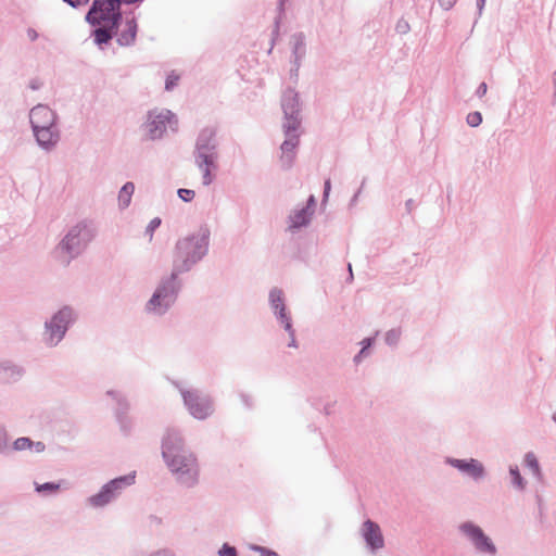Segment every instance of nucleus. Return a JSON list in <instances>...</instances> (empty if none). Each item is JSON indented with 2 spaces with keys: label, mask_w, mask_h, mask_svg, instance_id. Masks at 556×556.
I'll return each instance as SVG.
<instances>
[{
  "label": "nucleus",
  "mask_w": 556,
  "mask_h": 556,
  "mask_svg": "<svg viewBox=\"0 0 556 556\" xmlns=\"http://www.w3.org/2000/svg\"><path fill=\"white\" fill-rule=\"evenodd\" d=\"M161 453L165 465L180 486L192 489L198 485L200 480L198 457L187 446L180 429L169 427L165 430Z\"/></svg>",
  "instance_id": "obj_1"
},
{
  "label": "nucleus",
  "mask_w": 556,
  "mask_h": 556,
  "mask_svg": "<svg viewBox=\"0 0 556 556\" xmlns=\"http://www.w3.org/2000/svg\"><path fill=\"white\" fill-rule=\"evenodd\" d=\"M90 26L89 38L99 51L112 45L124 20L118 0H92L84 17Z\"/></svg>",
  "instance_id": "obj_2"
},
{
  "label": "nucleus",
  "mask_w": 556,
  "mask_h": 556,
  "mask_svg": "<svg viewBox=\"0 0 556 556\" xmlns=\"http://www.w3.org/2000/svg\"><path fill=\"white\" fill-rule=\"evenodd\" d=\"M211 230L206 224L201 225L197 232L179 238L173 250L172 270L178 275L191 271L208 254Z\"/></svg>",
  "instance_id": "obj_3"
},
{
  "label": "nucleus",
  "mask_w": 556,
  "mask_h": 556,
  "mask_svg": "<svg viewBox=\"0 0 556 556\" xmlns=\"http://www.w3.org/2000/svg\"><path fill=\"white\" fill-rule=\"evenodd\" d=\"M218 146L216 127L206 126L199 131L192 156L195 166L202 173L203 186H210L215 179L214 172L218 169Z\"/></svg>",
  "instance_id": "obj_4"
},
{
  "label": "nucleus",
  "mask_w": 556,
  "mask_h": 556,
  "mask_svg": "<svg viewBox=\"0 0 556 556\" xmlns=\"http://www.w3.org/2000/svg\"><path fill=\"white\" fill-rule=\"evenodd\" d=\"M179 276L172 270L168 276L161 278L144 305V311L148 314L164 316L175 305L184 286Z\"/></svg>",
  "instance_id": "obj_5"
},
{
  "label": "nucleus",
  "mask_w": 556,
  "mask_h": 556,
  "mask_svg": "<svg viewBox=\"0 0 556 556\" xmlns=\"http://www.w3.org/2000/svg\"><path fill=\"white\" fill-rule=\"evenodd\" d=\"M97 236V228L91 220H80L72 226L56 249L68 256L67 264L81 255Z\"/></svg>",
  "instance_id": "obj_6"
},
{
  "label": "nucleus",
  "mask_w": 556,
  "mask_h": 556,
  "mask_svg": "<svg viewBox=\"0 0 556 556\" xmlns=\"http://www.w3.org/2000/svg\"><path fill=\"white\" fill-rule=\"evenodd\" d=\"M172 384L178 390L182 404L189 415L197 420H206L215 412V402L212 395L197 388H185L178 380H172Z\"/></svg>",
  "instance_id": "obj_7"
},
{
  "label": "nucleus",
  "mask_w": 556,
  "mask_h": 556,
  "mask_svg": "<svg viewBox=\"0 0 556 556\" xmlns=\"http://www.w3.org/2000/svg\"><path fill=\"white\" fill-rule=\"evenodd\" d=\"M147 134V138L155 141L164 137L167 127L173 132L178 130V117L168 109H151L147 112V117L141 126Z\"/></svg>",
  "instance_id": "obj_8"
},
{
  "label": "nucleus",
  "mask_w": 556,
  "mask_h": 556,
  "mask_svg": "<svg viewBox=\"0 0 556 556\" xmlns=\"http://www.w3.org/2000/svg\"><path fill=\"white\" fill-rule=\"evenodd\" d=\"M136 482V471L116 477L104 483L98 493L87 498V504L93 508H102L116 500L127 486Z\"/></svg>",
  "instance_id": "obj_9"
},
{
  "label": "nucleus",
  "mask_w": 556,
  "mask_h": 556,
  "mask_svg": "<svg viewBox=\"0 0 556 556\" xmlns=\"http://www.w3.org/2000/svg\"><path fill=\"white\" fill-rule=\"evenodd\" d=\"M280 105L283 112L282 130L285 135L289 131L299 130L302 124V103L299 92L288 87L281 94Z\"/></svg>",
  "instance_id": "obj_10"
},
{
  "label": "nucleus",
  "mask_w": 556,
  "mask_h": 556,
  "mask_svg": "<svg viewBox=\"0 0 556 556\" xmlns=\"http://www.w3.org/2000/svg\"><path fill=\"white\" fill-rule=\"evenodd\" d=\"M458 531L471 543L478 554L485 556L497 555L495 543L479 525L470 520L464 521L458 526Z\"/></svg>",
  "instance_id": "obj_11"
},
{
  "label": "nucleus",
  "mask_w": 556,
  "mask_h": 556,
  "mask_svg": "<svg viewBox=\"0 0 556 556\" xmlns=\"http://www.w3.org/2000/svg\"><path fill=\"white\" fill-rule=\"evenodd\" d=\"M106 395L110 396L115 405L113 407V415L124 437H129L134 430V420L129 416L130 402L127 396L117 390H108Z\"/></svg>",
  "instance_id": "obj_12"
},
{
  "label": "nucleus",
  "mask_w": 556,
  "mask_h": 556,
  "mask_svg": "<svg viewBox=\"0 0 556 556\" xmlns=\"http://www.w3.org/2000/svg\"><path fill=\"white\" fill-rule=\"evenodd\" d=\"M445 464L470 477L475 481H480L486 476L485 467L476 458L446 457Z\"/></svg>",
  "instance_id": "obj_13"
},
{
  "label": "nucleus",
  "mask_w": 556,
  "mask_h": 556,
  "mask_svg": "<svg viewBox=\"0 0 556 556\" xmlns=\"http://www.w3.org/2000/svg\"><path fill=\"white\" fill-rule=\"evenodd\" d=\"M268 302L270 309L281 327L287 326L291 329L292 317L287 308L283 291L279 288H273L269 291Z\"/></svg>",
  "instance_id": "obj_14"
},
{
  "label": "nucleus",
  "mask_w": 556,
  "mask_h": 556,
  "mask_svg": "<svg viewBox=\"0 0 556 556\" xmlns=\"http://www.w3.org/2000/svg\"><path fill=\"white\" fill-rule=\"evenodd\" d=\"M361 534L366 543V547L371 553H376L384 546L381 528L376 521L366 519L362 525Z\"/></svg>",
  "instance_id": "obj_15"
},
{
  "label": "nucleus",
  "mask_w": 556,
  "mask_h": 556,
  "mask_svg": "<svg viewBox=\"0 0 556 556\" xmlns=\"http://www.w3.org/2000/svg\"><path fill=\"white\" fill-rule=\"evenodd\" d=\"M59 115L46 104H37L29 112L30 128L56 126Z\"/></svg>",
  "instance_id": "obj_16"
},
{
  "label": "nucleus",
  "mask_w": 556,
  "mask_h": 556,
  "mask_svg": "<svg viewBox=\"0 0 556 556\" xmlns=\"http://www.w3.org/2000/svg\"><path fill=\"white\" fill-rule=\"evenodd\" d=\"M316 204L315 195L311 194L306 200L305 206L300 210H294V212L289 215V229L293 231L295 229L307 227L315 213Z\"/></svg>",
  "instance_id": "obj_17"
},
{
  "label": "nucleus",
  "mask_w": 556,
  "mask_h": 556,
  "mask_svg": "<svg viewBox=\"0 0 556 556\" xmlns=\"http://www.w3.org/2000/svg\"><path fill=\"white\" fill-rule=\"evenodd\" d=\"M298 131L299 130H292L289 131L288 135H285L286 139L280 146V150L282 152L280 161L283 170H289L294 164L296 148L300 144V134Z\"/></svg>",
  "instance_id": "obj_18"
},
{
  "label": "nucleus",
  "mask_w": 556,
  "mask_h": 556,
  "mask_svg": "<svg viewBox=\"0 0 556 556\" xmlns=\"http://www.w3.org/2000/svg\"><path fill=\"white\" fill-rule=\"evenodd\" d=\"M34 137L36 139L37 144L45 151H51L55 148L58 142L60 141L61 134L60 129L56 126L46 127L42 126L40 128L31 129Z\"/></svg>",
  "instance_id": "obj_19"
},
{
  "label": "nucleus",
  "mask_w": 556,
  "mask_h": 556,
  "mask_svg": "<svg viewBox=\"0 0 556 556\" xmlns=\"http://www.w3.org/2000/svg\"><path fill=\"white\" fill-rule=\"evenodd\" d=\"M138 34V23L136 17L126 18L125 28L121 30L117 29V35L114 39L119 47L128 48L132 47L136 43Z\"/></svg>",
  "instance_id": "obj_20"
},
{
  "label": "nucleus",
  "mask_w": 556,
  "mask_h": 556,
  "mask_svg": "<svg viewBox=\"0 0 556 556\" xmlns=\"http://www.w3.org/2000/svg\"><path fill=\"white\" fill-rule=\"evenodd\" d=\"M25 375V368L12 362L0 363V383H15Z\"/></svg>",
  "instance_id": "obj_21"
},
{
  "label": "nucleus",
  "mask_w": 556,
  "mask_h": 556,
  "mask_svg": "<svg viewBox=\"0 0 556 556\" xmlns=\"http://www.w3.org/2000/svg\"><path fill=\"white\" fill-rule=\"evenodd\" d=\"M65 334L64 327L59 326L51 318L45 323L43 342L47 346H56L64 339Z\"/></svg>",
  "instance_id": "obj_22"
},
{
  "label": "nucleus",
  "mask_w": 556,
  "mask_h": 556,
  "mask_svg": "<svg viewBox=\"0 0 556 556\" xmlns=\"http://www.w3.org/2000/svg\"><path fill=\"white\" fill-rule=\"evenodd\" d=\"M292 40V61L291 63H296L298 66H301L302 60L306 55V37L303 31H296L291 37Z\"/></svg>",
  "instance_id": "obj_23"
},
{
  "label": "nucleus",
  "mask_w": 556,
  "mask_h": 556,
  "mask_svg": "<svg viewBox=\"0 0 556 556\" xmlns=\"http://www.w3.org/2000/svg\"><path fill=\"white\" fill-rule=\"evenodd\" d=\"M51 319L54 320L59 326H63L67 332L68 329L75 324L77 315L72 306L64 305L51 316Z\"/></svg>",
  "instance_id": "obj_24"
},
{
  "label": "nucleus",
  "mask_w": 556,
  "mask_h": 556,
  "mask_svg": "<svg viewBox=\"0 0 556 556\" xmlns=\"http://www.w3.org/2000/svg\"><path fill=\"white\" fill-rule=\"evenodd\" d=\"M70 483L62 479L59 481H48L43 483H34L35 492L42 496H52L60 492L62 489H68Z\"/></svg>",
  "instance_id": "obj_25"
},
{
  "label": "nucleus",
  "mask_w": 556,
  "mask_h": 556,
  "mask_svg": "<svg viewBox=\"0 0 556 556\" xmlns=\"http://www.w3.org/2000/svg\"><path fill=\"white\" fill-rule=\"evenodd\" d=\"M286 2H287V0H278V3H277L278 14L274 21V27H273L271 35H270V48L268 50V53L271 52V50L274 49V46L276 43V40L279 37L280 24H281V21L283 18L285 11H286Z\"/></svg>",
  "instance_id": "obj_26"
},
{
  "label": "nucleus",
  "mask_w": 556,
  "mask_h": 556,
  "mask_svg": "<svg viewBox=\"0 0 556 556\" xmlns=\"http://www.w3.org/2000/svg\"><path fill=\"white\" fill-rule=\"evenodd\" d=\"M376 342V338L375 337H366L364 338L359 344H361V350L358 351V353L353 357V363L357 366L359 365L364 358H366L367 356H369L370 354V349L374 346Z\"/></svg>",
  "instance_id": "obj_27"
},
{
  "label": "nucleus",
  "mask_w": 556,
  "mask_h": 556,
  "mask_svg": "<svg viewBox=\"0 0 556 556\" xmlns=\"http://www.w3.org/2000/svg\"><path fill=\"white\" fill-rule=\"evenodd\" d=\"M134 191L135 185L131 181L125 182L121 188L118 192V205L122 210L129 206Z\"/></svg>",
  "instance_id": "obj_28"
},
{
  "label": "nucleus",
  "mask_w": 556,
  "mask_h": 556,
  "mask_svg": "<svg viewBox=\"0 0 556 556\" xmlns=\"http://www.w3.org/2000/svg\"><path fill=\"white\" fill-rule=\"evenodd\" d=\"M509 476H510L511 486L519 492H523L527 486V481L522 477V475L519 470V467L517 465L509 466Z\"/></svg>",
  "instance_id": "obj_29"
},
{
  "label": "nucleus",
  "mask_w": 556,
  "mask_h": 556,
  "mask_svg": "<svg viewBox=\"0 0 556 556\" xmlns=\"http://www.w3.org/2000/svg\"><path fill=\"white\" fill-rule=\"evenodd\" d=\"M402 337L401 327L392 328L384 334V343L390 348H396Z\"/></svg>",
  "instance_id": "obj_30"
},
{
  "label": "nucleus",
  "mask_w": 556,
  "mask_h": 556,
  "mask_svg": "<svg viewBox=\"0 0 556 556\" xmlns=\"http://www.w3.org/2000/svg\"><path fill=\"white\" fill-rule=\"evenodd\" d=\"M525 465L532 470L533 475L538 478V479H541L542 477V472H541V467H540V464H539V460L536 458V456L534 455V453L532 452H528L526 455H525Z\"/></svg>",
  "instance_id": "obj_31"
},
{
  "label": "nucleus",
  "mask_w": 556,
  "mask_h": 556,
  "mask_svg": "<svg viewBox=\"0 0 556 556\" xmlns=\"http://www.w3.org/2000/svg\"><path fill=\"white\" fill-rule=\"evenodd\" d=\"M30 445L31 439L29 437H20L13 441L12 445H10V453L12 451L22 452L30 450Z\"/></svg>",
  "instance_id": "obj_32"
},
{
  "label": "nucleus",
  "mask_w": 556,
  "mask_h": 556,
  "mask_svg": "<svg viewBox=\"0 0 556 556\" xmlns=\"http://www.w3.org/2000/svg\"><path fill=\"white\" fill-rule=\"evenodd\" d=\"M10 454L9 433L7 428L0 424V455Z\"/></svg>",
  "instance_id": "obj_33"
},
{
  "label": "nucleus",
  "mask_w": 556,
  "mask_h": 556,
  "mask_svg": "<svg viewBox=\"0 0 556 556\" xmlns=\"http://www.w3.org/2000/svg\"><path fill=\"white\" fill-rule=\"evenodd\" d=\"M180 79V76L176 74L174 71H172L169 74H167L165 79V90L172 91L175 87H177L178 81Z\"/></svg>",
  "instance_id": "obj_34"
},
{
  "label": "nucleus",
  "mask_w": 556,
  "mask_h": 556,
  "mask_svg": "<svg viewBox=\"0 0 556 556\" xmlns=\"http://www.w3.org/2000/svg\"><path fill=\"white\" fill-rule=\"evenodd\" d=\"M482 114L479 112V111H473V112H470L468 113L467 117H466V123L470 126V127H478L481 125L482 123Z\"/></svg>",
  "instance_id": "obj_35"
},
{
  "label": "nucleus",
  "mask_w": 556,
  "mask_h": 556,
  "mask_svg": "<svg viewBox=\"0 0 556 556\" xmlns=\"http://www.w3.org/2000/svg\"><path fill=\"white\" fill-rule=\"evenodd\" d=\"M177 195L182 202L189 203L194 199L195 192L192 189L179 188Z\"/></svg>",
  "instance_id": "obj_36"
},
{
  "label": "nucleus",
  "mask_w": 556,
  "mask_h": 556,
  "mask_svg": "<svg viewBox=\"0 0 556 556\" xmlns=\"http://www.w3.org/2000/svg\"><path fill=\"white\" fill-rule=\"evenodd\" d=\"M162 219L160 217H154L150 220L148 226L146 227L144 233L150 237H153L154 231L161 226Z\"/></svg>",
  "instance_id": "obj_37"
},
{
  "label": "nucleus",
  "mask_w": 556,
  "mask_h": 556,
  "mask_svg": "<svg viewBox=\"0 0 556 556\" xmlns=\"http://www.w3.org/2000/svg\"><path fill=\"white\" fill-rule=\"evenodd\" d=\"M218 556H238V551L229 543H224L218 549Z\"/></svg>",
  "instance_id": "obj_38"
},
{
  "label": "nucleus",
  "mask_w": 556,
  "mask_h": 556,
  "mask_svg": "<svg viewBox=\"0 0 556 556\" xmlns=\"http://www.w3.org/2000/svg\"><path fill=\"white\" fill-rule=\"evenodd\" d=\"M410 30L409 23L405 18H400L395 25V31L400 35H405Z\"/></svg>",
  "instance_id": "obj_39"
},
{
  "label": "nucleus",
  "mask_w": 556,
  "mask_h": 556,
  "mask_svg": "<svg viewBox=\"0 0 556 556\" xmlns=\"http://www.w3.org/2000/svg\"><path fill=\"white\" fill-rule=\"evenodd\" d=\"M287 333L290 337V342L288 343L289 348H298V341L295 339V329L293 328V323L291 324V329H289L287 326L282 327Z\"/></svg>",
  "instance_id": "obj_40"
},
{
  "label": "nucleus",
  "mask_w": 556,
  "mask_h": 556,
  "mask_svg": "<svg viewBox=\"0 0 556 556\" xmlns=\"http://www.w3.org/2000/svg\"><path fill=\"white\" fill-rule=\"evenodd\" d=\"M62 1L73 9H80L81 7H85L90 2V0H62Z\"/></svg>",
  "instance_id": "obj_41"
},
{
  "label": "nucleus",
  "mask_w": 556,
  "mask_h": 556,
  "mask_svg": "<svg viewBox=\"0 0 556 556\" xmlns=\"http://www.w3.org/2000/svg\"><path fill=\"white\" fill-rule=\"evenodd\" d=\"M144 556H175V553L173 549L165 547V548H161V549L151 552Z\"/></svg>",
  "instance_id": "obj_42"
},
{
  "label": "nucleus",
  "mask_w": 556,
  "mask_h": 556,
  "mask_svg": "<svg viewBox=\"0 0 556 556\" xmlns=\"http://www.w3.org/2000/svg\"><path fill=\"white\" fill-rule=\"evenodd\" d=\"M251 548L254 552L260 553V556H269V555H271V552H273V549L265 547V546H261V545H252Z\"/></svg>",
  "instance_id": "obj_43"
},
{
  "label": "nucleus",
  "mask_w": 556,
  "mask_h": 556,
  "mask_svg": "<svg viewBox=\"0 0 556 556\" xmlns=\"http://www.w3.org/2000/svg\"><path fill=\"white\" fill-rule=\"evenodd\" d=\"M46 450V444L42 441H33L30 445V451H35L36 453H42Z\"/></svg>",
  "instance_id": "obj_44"
},
{
  "label": "nucleus",
  "mask_w": 556,
  "mask_h": 556,
  "mask_svg": "<svg viewBox=\"0 0 556 556\" xmlns=\"http://www.w3.org/2000/svg\"><path fill=\"white\" fill-rule=\"evenodd\" d=\"M240 399L247 408L251 409L253 407V399L249 394L242 392Z\"/></svg>",
  "instance_id": "obj_45"
},
{
  "label": "nucleus",
  "mask_w": 556,
  "mask_h": 556,
  "mask_svg": "<svg viewBox=\"0 0 556 556\" xmlns=\"http://www.w3.org/2000/svg\"><path fill=\"white\" fill-rule=\"evenodd\" d=\"M365 184H366V178L363 179V181L361 184V187L358 188V190L351 198L350 204H349L350 206H353V205H355L357 203L358 197H359V194H361Z\"/></svg>",
  "instance_id": "obj_46"
},
{
  "label": "nucleus",
  "mask_w": 556,
  "mask_h": 556,
  "mask_svg": "<svg viewBox=\"0 0 556 556\" xmlns=\"http://www.w3.org/2000/svg\"><path fill=\"white\" fill-rule=\"evenodd\" d=\"M438 2L443 10L448 11L455 5L457 0H438Z\"/></svg>",
  "instance_id": "obj_47"
},
{
  "label": "nucleus",
  "mask_w": 556,
  "mask_h": 556,
  "mask_svg": "<svg viewBox=\"0 0 556 556\" xmlns=\"http://www.w3.org/2000/svg\"><path fill=\"white\" fill-rule=\"evenodd\" d=\"M330 190H331V181H330V179H326L324 182L323 202H326L328 200Z\"/></svg>",
  "instance_id": "obj_48"
},
{
  "label": "nucleus",
  "mask_w": 556,
  "mask_h": 556,
  "mask_svg": "<svg viewBox=\"0 0 556 556\" xmlns=\"http://www.w3.org/2000/svg\"><path fill=\"white\" fill-rule=\"evenodd\" d=\"M488 91V85L486 83L482 81L478 88L476 89V92L475 94L478 97V98H482Z\"/></svg>",
  "instance_id": "obj_49"
},
{
  "label": "nucleus",
  "mask_w": 556,
  "mask_h": 556,
  "mask_svg": "<svg viewBox=\"0 0 556 556\" xmlns=\"http://www.w3.org/2000/svg\"><path fill=\"white\" fill-rule=\"evenodd\" d=\"M41 87H42V83L38 78L30 79V81L28 84V88L34 91L39 90Z\"/></svg>",
  "instance_id": "obj_50"
},
{
  "label": "nucleus",
  "mask_w": 556,
  "mask_h": 556,
  "mask_svg": "<svg viewBox=\"0 0 556 556\" xmlns=\"http://www.w3.org/2000/svg\"><path fill=\"white\" fill-rule=\"evenodd\" d=\"M416 206H417V204L413 199L406 200V202H405L406 214H412Z\"/></svg>",
  "instance_id": "obj_51"
},
{
  "label": "nucleus",
  "mask_w": 556,
  "mask_h": 556,
  "mask_svg": "<svg viewBox=\"0 0 556 556\" xmlns=\"http://www.w3.org/2000/svg\"><path fill=\"white\" fill-rule=\"evenodd\" d=\"M26 33H27V37L30 41H36L39 37V34L35 28L29 27V28H27Z\"/></svg>",
  "instance_id": "obj_52"
},
{
  "label": "nucleus",
  "mask_w": 556,
  "mask_h": 556,
  "mask_svg": "<svg viewBox=\"0 0 556 556\" xmlns=\"http://www.w3.org/2000/svg\"><path fill=\"white\" fill-rule=\"evenodd\" d=\"M292 66L290 68V77L291 78H294V79H298V76H299V70L301 66H298L296 63H291Z\"/></svg>",
  "instance_id": "obj_53"
},
{
  "label": "nucleus",
  "mask_w": 556,
  "mask_h": 556,
  "mask_svg": "<svg viewBox=\"0 0 556 556\" xmlns=\"http://www.w3.org/2000/svg\"><path fill=\"white\" fill-rule=\"evenodd\" d=\"M486 0H476V5L478 10V15L481 16L482 11L485 7Z\"/></svg>",
  "instance_id": "obj_54"
},
{
  "label": "nucleus",
  "mask_w": 556,
  "mask_h": 556,
  "mask_svg": "<svg viewBox=\"0 0 556 556\" xmlns=\"http://www.w3.org/2000/svg\"><path fill=\"white\" fill-rule=\"evenodd\" d=\"M121 2V7L123 4H126V5H139L141 4L144 0H118Z\"/></svg>",
  "instance_id": "obj_55"
},
{
  "label": "nucleus",
  "mask_w": 556,
  "mask_h": 556,
  "mask_svg": "<svg viewBox=\"0 0 556 556\" xmlns=\"http://www.w3.org/2000/svg\"><path fill=\"white\" fill-rule=\"evenodd\" d=\"M535 500H536L539 513H540V515H542L543 514V498L540 494H536Z\"/></svg>",
  "instance_id": "obj_56"
},
{
  "label": "nucleus",
  "mask_w": 556,
  "mask_h": 556,
  "mask_svg": "<svg viewBox=\"0 0 556 556\" xmlns=\"http://www.w3.org/2000/svg\"><path fill=\"white\" fill-rule=\"evenodd\" d=\"M348 278H346V282H352L353 279H354V276H353V270H352V265L351 263L348 264Z\"/></svg>",
  "instance_id": "obj_57"
},
{
  "label": "nucleus",
  "mask_w": 556,
  "mask_h": 556,
  "mask_svg": "<svg viewBox=\"0 0 556 556\" xmlns=\"http://www.w3.org/2000/svg\"><path fill=\"white\" fill-rule=\"evenodd\" d=\"M334 403H327L324 408H323V412L325 415H330L331 414V408L333 406Z\"/></svg>",
  "instance_id": "obj_58"
},
{
  "label": "nucleus",
  "mask_w": 556,
  "mask_h": 556,
  "mask_svg": "<svg viewBox=\"0 0 556 556\" xmlns=\"http://www.w3.org/2000/svg\"><path fill=\"white\" fill-rule=\"evenodd\" d=\"M553 103H556V68L554 72V92H553Z\"/></svg>",
  "instance_id": "obj_59"
},
{
  "label": "nucleus",
  "mask_w": 556,
  "mask_h": 556,
  "mask_svg": "<svg viewBox=\"0 0 556 556\" xmlns=\"http://www.w3.org/2000/svg\"><path fill=\"white\" fill-rule=\"evenodd\" d=\"M552 420L556 424V412L552 415Z\"/></svg>",
  "instance_id": "obj_60"
},
{
  "label": "nucleus",
  "mask_w": 556,
  "mask_h": 556,
  "mask_svg": "<svg viewBox=\"0 0 556 556\" xmlns=\"http://www.w3.org/2000/svg\"><path fill=\"white\" fill-rule=\"evenodd\" d=\"M269 556H280V555L277 552L273 551L271 555H269Z\"/></svg>",
  "instance_id": "obj_61"
}]
</instances>
